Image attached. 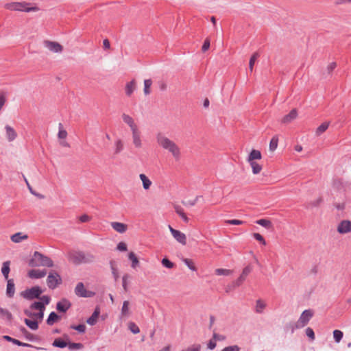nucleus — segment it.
<instances>
[{
	"instance_id": "393cba45",
	"label": "nucleus",
	"mask_w": 351,
	"mask_h": 351,
	"mask_svg": "<svg viewBox=\"0 0 351 351\" xmlns=\"http://www.w3.org/2000/svg\"><path fill=\"white\" fill-rule=\"evenodd\" d=\"M174 209L176 213L182 218V219L185 222L188 223L189 221V219L186 215V214L184 212L183 208L179 206V205H175Z\"/></svg>"
},
{
	"instance_id": "e2e57ef3",
	"label": "nucleus",
	"mask_w": 351,
	"mask_h": 351,
	"mask_svg": "<svg viewBox=\"0 0 351 351\" xmlns=\"http://www.w3.org/2000/svg\"><path fill=\"white\" fill-rule=\"evenodd\" d=\"M201 350V345L200 344H193L191 346L188 347L186 349H183L181 351H200Z\"/></svg>"
},
{
	"instance_id": "37998d69",
	"label": "nucleus",
	"mask_w": 351,
	"mask_h": 351,
	"mask_svg": "<svg viewBox=\"0 0 351 351\" xmlns=\"http://www.w3.org/2000/svg\"><path fill=\"white\" fill-rule=\"evenodd\" d=\"M67 346L70 350L82 349L84 346L82 343H73L69 341Z\"/></svg>"
},
{
	"instance_id": "c756f323",
	"label": "nucleus",
	"mask_w": 351,
	"mask_h": 351,
	"mask_svg": "<svg viewBox=\"0 0 351 351\" xmlns=\"http://www.w3.org/2000/svg\"><path fill=\"white\" fill-rule=\"evenodd\" d=\"M67 343L62 338H56L52 343V346L53 347L60 348H64L67 346Z\"/></svg>"
},
{
	"instance_id": "6e6552de",
	"label": "nucleus",
	"mask_w": 351,
	"mask_h": 351,
	"mask_svg": "<svg viewBox=\"0 0 351 351\" xmlns=\"http://www.w3.org/2000/svg\"><path fill=\"white\" fill-rule=\"evenodd\" d=\"M75 293L77 296L81 298H93L95 295V293L92 291L86 290L84 283L78 282L75 288Z\"/></svg>"
},
{
	"instance_id": "c9c22d12",
	"label": "nucleus",
	"mask_w": 351,
	"mask_h": 351,
	"mask_svg": "<svg viewBox=\"0 0 351 351\" xmlns=\"http://www.w3.org/2000/svg\"><path fill=\"white\" fill-rule=\"evenodd\" d=\"M328 126H329V123L328 122H324L322 123L316 130V135L317 136H319L321 135L322 133H324L328 128Z\"/></svg>"
},
{
	"instance_id": "79ce46f5",
	"label": "nucleus",
	"mask_w": 351,
	"mask_h": 351,
	"mask_svg": "<svg viewBox=\"0 0 351 351\" xmlns=\"http://www.w3.org/2000/svg\"><path fill=\"white\" fill-rule=\"evenodd\" d=\"M278 138L276 136L272 137L269 143V150L274 152L278 147Z\"/></svg>"
},
{
	"instance_id": "a19ab883",
	"label": "nucleus",
	"mask_w": 351,
	"mask_h": 351,
	"mask_svg": "<svg viewBox=\"0 0 351 351\" xmlns=\"http://www.w3.org/2000/svg\"><path fill=\"white\" fill-rule=\"evenodd\" d=\"M256 223L266 228H270L271 227V222L266 219H258Z\"/></svg>"
},
{
	"instance_id": "473e14b6",
	"label": "nucleus",
	"mask_w": 351,
	"mask_h": 351,
	"mask_svg": "<svg viewBox=\"0 0 351 351\" xmlns=\"http://www.w3.org/2000/svg\"><path fill=\"white\" fill-rule=\"evenodd\" d=\"M128 258H129V260H130L132 261L131 267L133 269L136 268V267L139 264V261H138V259L136 257V254L132 252H130L128 254Z\"/></svg>"
},
{
	"instance_id": "cd10ccee",
	"label": "nucleus",
	"mask_w": 351,
	"mask_h": 351,
	"mask_svg": "<svg viewBox=\"0 0 351 351\" xmlns=\"http://www.w3.org/2000/svg\"><path fill=\"white\" fill-rule=\"evenodd\" d=\"M27 238L28 236L27 234H23L22 232H16L11 236V240L14 243H20Z\"/></svg>"
},
{
	"instance_id": "b1692460",
	"label": "nucleus",
	"mask_w": 351,
	"mask_h": 351,
	"mask_svg": "<svg viewBox=\"0 0 351 351\" xmlns=\"http://www.w3.org/2000/svg\"><path fill=\"white\" fill-rule=\"evenodd\" d=\"M136 89V81L132 80L128 82L125 85V94L127 96H130Z\"/></svg>"
},
{
	"instance_id": "774afa93",
	"label": "nucleus",
	"mask_w": 351,
	"mask_h": 351,
	"mask_svg": "<svg viewBox=\"0 0 351 351\" xmlns=\"http://www.w3.org/2000/svg\"><path fill=\"white\" fill-rule=\"evenodd\" d=\"M3 338L5 340H6V341H9V342H12V343H14V344H15V345H16V346H19V344H20V341H19V340L16 339H14V338H12V337H11L8 336V335H4V336L3 337Z\"/></svg>"
},
{
	"instance_id": "09e8293b",
	"label": "nucleus",
	"mask_w": 351,
	"mask_h": 351,
	"mask_svg": "<svg viewBox=\"0 0 351 351\" xmlns=\"http://www.w3.org/2000/svg\"><path fill=\"white\" fill-rule=\"evenodd\" d=\"M259 57V54L257 52H255L250 58V62H249V69L250 72H252L253 71V66L255 63V61L256 59Z\"/></svg>"
},
{
	"instance_id": "7ed1b4c3",
	"label": "nucleus",
	"mask_w": 351,
	"mask_h": 351,
	"mask_svg": "<svg viewBox=\"0 0 351 351\" xmlns=\"http://www.w3.org/2000/svg\"><path fill=\"white\" fill-rule=\"evenodd\" d=\"M28 265L32 267L40 266L52 267L53 262L49 257L36 251L29 261Z\"/></svg>"
},
{
	"instance_id": "423d86ee",
	"label": "nucleus",
	"mask_w": 351,
	"mask_h": 351,
	"mask_svg": "<svg viewBox=\"0 0 351 351\" xmlns=\"http://www.w3.org/2000/svg\"><path fill=\"white\" fill-rule=\"evenodd\" d=\"M29 3L26 2H12L5 5V8L10 10L31 12L38 10L36 7L27 8Z\"/></svg>"
},
{
	"instance_id": "39448f33",
	"label": "nucleus",
	"mask_w": 351,
	"mask_h": 351,
	"mask_svg": "<svg viewBox=\"0 0 351 351\" xmlns=\"http://www.w3.org/2000/svg\"><path fill=\"white\" fill-rule=\"evenodd\" d=\"M43 290L39 286H34L30 289H26L21 292V295L27 300L40 298Z\"/></svg>"
},
{
	"instance_id": "338daca9",
	"label": "nucleus",
	"mask_w": 351,
	"mask_h": 351,
	"mask_svg": "<svg viewBox=\"0 0 351 351\" xmlns=\"http://www.w3.org/2000/svg\"><path fill=\"white\" fill-rule=\"evenodd\" d=\"M129 302L125 300L123 303V306L121 308V314L123 315H126L128 313L129 311Z\"/></svg>"
},
{
	"instance_id": "9d476101",
	"label": "nucleus",
	"mask_w": 351,
	"mask_h": 351,
	"mask_svg": "<svg viewBox=\"0 0 351 351\" xmlns=\"http://www.w3.org/2000/svg\"><path fill=\"white\" fill-rule=\"evenodd\" d=\"M337 232L339 234H347L351 232V221L342 220L337 226Z\"/></svg>"
},
{
	"instance_id": "a18cd8bd",
	"label": "nucleus",
	"mask_w": 351,
	"mask_h": 351,
	"mask_svg": "<svg viewBox=\"0 0 351 351\" xmlns=\"http://www.w3.org/2000/svg\"><path fill=\"white\" fill-rule=\"evenodd\" d=\"M152 84V81L151 79H147L144 80V93L145 95H149L150 93V86Z\"/></svg>"
},
{
	"instance_id": "4be33fe9",
	"label": "nucleus",
	"mask_w": 351,
	"mask_h": 351,
	"mask_svg": "<svg viewBox=\"0 0 351 351\" xmlns=\"http://www.w3.org/2000/svg\"><path fill=\"white\" fill-rule=\"evenodd\" d=\"M60 316L58 315L54 311H52L49 313L47 320L46 323L49 326H52L54 324L55 322H58L59 319H60Z\"/></svg>"
},
{
	"instance_id": "9b49d317",
	"label": "nucleus",
	"mask_w": 351,
	"mask_h": 351,
	"mask_svg": "<svg viewBox=\"0 0 351 351\" xmlns=\"http://www.w3.org/2000/svg\"><path fill=\"white\" fill-rule=\"evenodd\" d=\"M44 45L48 49L55 53H60L63 50L62 46L57 42L45 40Z\"/></svg>"
},
{
	"instance_id": "0eeeda50",
	"label": "nucleus",
	"mask_w": 351,
	"mask_h": 351,
	"mask_svg": "<svg viewBox=\"0 0 351 351\" xmlns=\"http://www.w3.org/2000/svg\"><path fill=\"white\" fill-rule=\"evenodd\" d=\"M62 281L61 276L55 271L49 272L47 278V286L51 289H55Z\"/></svg>"
},
{
	"instance_id": "603ef678",
	"label": "nucleus",
	"mask_w": 351,
	"mask_h": 351,
	"mask_svg": "<svg viewBox=\"0 0 351 351\" xmlns=\"http://www.w3.org/2000/svg\"><path fill=\"white\" fill-rule=\"evenodd\" d=\"M252 266L250 265H248L245 267L243 268L242 273L240 276L245 280L246 277L252 272Z\"/></svg>"
},
{
	"instance_id": "a211bd4d",
	"label": "nucleus",
	"mask_w": 351,
	"mask_h": 351,
	"mask_svg": "<svg viewBox=\"0 0 351 351\" xmlns=\"http://www.w3.org/2000/svg\"><path fill=\"white\" fill-rule=\"evenodd\" d=\"M6 132V137L8 141H13L17 136V134L13 128L11 126L6 125L5 127Z\"/></svg>"
},
{
	"instance_id": "4468645a",
	"label": "nucleus",
	"mask_w": 351,
	"mask_h": 351,
	"mask_svg": "<svg viewBox=\"0 0 351 351\" xmlns=\"http://www.w3.org/2000/svg\"><path fill=\"white\" fill-rule=\"evenodd\" d=\"M298 117V111L295 108L292 109L289 114L285 115L281 120L282 123L288 124L293 121Z\"/></svg>"
},
{
	"instance_id": "ddd939ff",
	"label": "nucleus",
	"mask_w": 351,
	"mask_h": 351,
	"mask_svg": "<svg viewBox=\"0 0 351 351\" xmlns=\"http://www.w3.org/2000/svg\"><path fill=\"white\" fill-rule=\"evenodd\" d=\"M47 274V271L45 269L39 270V269H31L28 271L27 276L29 278L32 279H38L43 278Z\"/></svg>"
},
{
	"instance_id": "6ab92c4d",
	"label": "nucleus",
	"mask_w": 351,
	"mask_h": 351,
	"mask_svg": "<svg viewBox=\"0 0 351 351\" xmlns=\"http://www.w3.org/2000/svg\"><path fill=\"white\" fill-rule=\"evenodd\" d=\"M122 119H123V121L130 126L132 132L133 131V130L138 129V127L135 124L134 119L128 114L123 113L122 114Z\"/></svg>"
},
{
	"instance_id": "e433bc0d",
	"label": "nucleus",
	"mask_w": 351,
	"mask_h": 351,
	"mask_svg": "<svg viewBox=\"0 0 351 351\" xmlns=\"http://www.w3.org/2000/svg\"><path fill=\"white\" fill-rule=\"evenodd\" d=\"M110 266L112 271V276L115 280H117L119 278V273L117 269L115 267V261L113 260L110 261Z\"/></svg>"
},
{
	"instance_id": "72a5a7b5",
	"label": "nucleus",
	"mask_w": 351,
	"mask_h": 351,
	"mask_svg": "<svg viewBox=\"0 0 351 351\" xmlns=\"http://www.w3.org/2000/svg\"><path fill=\"white\" fill-rule=\"evenodd\" d=\"M252 169V173L254 174L259 173L262 170V165H259L256 161L248 162Z\"/></svg>"
},
{
	"instance_id": "bf43d9fd",
	"label": "nucleus",
	"mask_w": 351,
	"mask_h": 351,
	"mask_svg": "<svg viewBox=\"0 0 351 351\" xmlns=\"http://www.w3.org/2000/svg\"><path fill=\"white\" fill-rule=\"evenodd\" d=\"M212 337L215 340V341H223L226 339V337L223 335L218 334L215 332V330H213Z\"/></svg>"
},
{
	"instance_id": "0e129e2a",
	"label": "nucleus",
	"mask_w": 351,
	"mask_h": 351,
	"mask_svg": "<svg viewBox=\"0 0 351 351\" xmlns=\"http://www.w3.org/2000/svg\"><path fill=\"white\" fill-rule=\"evenodd\" d=\"M244 281L245 279L240 276L235 281L232 282V288L234 289L236 287L241 286Z\"/></svg>"
},
{
	"instance_id": "864d4df0",
	"label": "nucleus",
	"mask_w": 351,
	"mask_h": 351,
	"mask_svg": "<svg viewBox=\"0 0 351 351\" xmlns=\"http://www.w3.org/2000/svg\"><path fill=\"white\" fill-rule=\"evenodd\" d=\"M128 328L133 334H138L140 332L138 326L134 322H129Z\"/></svg>"
},
{
	"instance_id": "58836bf2",
	"label": "nucleus",
	"mask_w": 351,
	"mask_h": 351,
	"mask_svg": "<svg viewBox=\"0 0 351 351\" xmlns=\"http://www.w3.org/2000/svg\"><path fill=\"white\" fill-rule=\"evenodd\" d=\"M182 261L184 263V264L189 267L191 271H196L197 268L194 265L193 261L191 259L184 258Z\"/></svg>"
},
{
	"instance_id": "2eb2a0df",
	"label": "nucleus",
	"mask_w": 351,
	"mask_h": 351,
	"mask_svg": "<svg viewBox=\"0 0 351 351\" xmlns=\"http://www.w3.org/2000/svg\"><path fill=\"white\" fill-rule=\"evenodd\" d=\"M7 280V287H6V295L12 298L14 297L15 293V284L14 281L12 278L8 279Z\"/></svg>"
},
{
	"instance_id": "a878e982",
	"label": "nucleus",
	"mask_w": 351,
	"mask_h": 351,
	"mask_svg": "<svg viewBox=\"0 0 351 351\" xmlns=\"http://www.w3.org/2000/svg\"><path fill=\"white\" fill-rule=\"evenodd\" d=\"M20 331L23 333L25 337L31 341H34L38 339L37 337L32 333H30L25 327L21 326Z\"/></svg>"
},
{
	"instance_id": "6e6d98bb",
	"label": "nucleus",
	"mask_w": 351,
	"mask_h": 351,
	"mask_svg": "<svg viewBox=\"0 0 351 351\" xmlns=\"http://www.w3.org/2000/svg\"><path fill=\"white\" fill-rule=\"evenodd\" d=\"M161 263L163 267L168 268V269H171L174 267V263L173 262H171V261H169L167 258H162Z\"/></svg>"
},
{
	"instance_id": "de8ad7c7",
	"label": "nucleus",
	"mask_w": 351,
	"mask_h": 351,
	"mask_svg": "<svg viewBox=\"0 0 351 351\" xmlns=\"http://www.w3.org/2000/svg\"><path fill=\"white\" fill-rule=\"evenodd\" d=\"M115 151L114 154H118L123 149V144L121 139H118L115 141Z\"/></svg>"
},
{
	"instance_id": "052dcab7",
	"label": "nucleus",
	"mask_w": 351,
	"mask_h": 351,
	"mask_svg": "<svg viewBox=\"0 0 351 351\" xmlns=\"http://www.w3.org/2000/svg\"><path fill=\"white\" fill-rule=\"evenodd\" d=\"M323 202V199L322 197H319L317 199L311 202L308 203L307 208H313L317 207L320 205V204Z\"/></svg>"
},
{
	"instance_id": "f8f14e48",
	"label": "nucleus",
	"mask_w": 351,
	"mask_h": 351,
	"mask_svg": "<svg viewBox=\"0 0 351 351\" xmlns=\"http://www.w3.org/2000/svg\"><path fill=\"white\" fill-rule=\"evenodd\" d=\"M71 302L66 298H62L56 304V309L60 313H66L71 308Z\"/></svg>"
},
{
	"instance_id": "13d9d810",
	"label": "nucleus",
	"mask_w": 351,
	"mask_h": 351,
	"mask_svg": "<svg viewBox=\"0 0 351 351\" xmlns=\"http://www.w3.org/2000/svg\"><path fill=\"white\" fill-rule=\"evenodd\" d=\"M202 196H197L193 200H189L187 202L182 201V204H184L186 206H193L196 204L197 202L199 200V198H202Z\"/></svg>"
},
{
	"instance_id": "49530a36",
	"label": "nucleus",
	"mask_w": 351,
	"mask_h": 351,
	"mask_svg": "<svg viewBox=\"0 0 351 351\" xmlns=\"http://www.w3.org/2000/svg\"><path fill=\"white\" fill-rule=\"evenodd\" d=\"M70 328L75 330L80 333H84L86 327L84 324H82L78 325H71Z\"/></svg>"
},
{
	"instance_id": "20e7f679",
	"label": "nucleus",
	"mask_w": 351,
	"mask_h": 351,
	"mask_svg": "<svg viewBox=\"0 0 351 351\" xmlns=\"http://www.w3.org/2000/svg\"><path fill=\"white\" fill-rule=\"evenodd\" d=\"M29 308L31 310H38V313H32L29 309H25L24 310V314L32 318H34L36 319H38L40 322H41L44 317V312L45 310V307H43V304L40 303H32L29 306Z\"/></svg>"
},
{
	"instance_id": "680f3d73",
	"label": "nucleus",
	"mask_w": 351,
	"mask_h": 351,
	"mask_svg": "<svg viewBox=\"0 0 351 351\" xmlns=\"http://www.w3.org/2000/svg\"><path fill=\"white\" fill-rule=\"evenodd\" d=\"M226 224L229 225H242L246 222L239 219H228L225 221Z\"/></svg>"
},
{
	"instance_id": "c85d7f7f",
	"label": "nucleus",
	"mask_w": 351,
	"mask_h": 351,
	"mask_svg": "<svg viewBox=\"0 0 351 351\" xmlns=\"http://www.w3.org/2000/svg\"><path fill=\"white\" fill-rule=\"evenodd\" d=\"M25 324L27 325L28 328L31 330H36L38 328V322L36 319L31 320L27 318L24 319Z\"/></svg>"
},
{
	"instance_id": "f257e3e1",
	"label": "nucleus",
	"mask_w": 351,
	"mask_h": 351,
	"mask_svg": "<svg viewBox=\"0 0 351 351\" xmlns=\"http://www.w3.org/2000/svg\"><path fill=\"white\" fill-rule=\"evenodd\" d=\"M66 257L69 262L75 265L92 263L95 256L90 252H84L80 250H71L67 253Z\"/></svg>"
},
{
	"instance_id": "412c9836",
	"label": "nucleus",
	"mask_w": 351,
	"mask_h": 351,
	"mask_svg": "<svg viewBox=\"0 0 351 351\" xmlns=\"http://www.w3.org/2000/svg\"><path fill=\"white\" fill-rule=\"evenodd\" d=\"M132 139H133V143L135 145L136 147H141L142 143L140 137V132L138 130H133L132 132Z\"/></svg>"
},
{
	"instance_id": "ea45409f",
	"label": "nucleus",
	"mask_w": 351,
	"mask_h": 351,
	"mask_svg": "<svg viewBox=\"0 0 351 351\" xmlns=\"http://www.w3.org/2000/svg\"><path fill=\"white\" fill-rule=\"evenodd\" d=\"M40 301H35L33 303H40L43 304V307H45V305H48L50 303L51 298L49 295H43L40 296L38 298Z\"/></svg>"
},
{
	"instance_id": "4c0bfd02",
	"label": "nucleus",
	"mask_w": 351,
	"mask_h": 351,
	"mask_svg": "<svg viewBox=\"0 0 351 351\" xmlns=\"http://www.w3.org/2000/svg\"><path fill=\"white\" fill-rule=\"evenodd\" d=\"M0 315L5 317L8 321H11L13 317L12 313L8 309L3 308H0Z\"/></svg>"
},
{
	"instance_id": "dca6fc26",
	"label": "nucleus",
	"mask_w": 351,
	"mask_h": 351,
	"mask_svg": "<svg viewBox=\"0 0 351 351\" xmlns=\"http://www.w3.org/2000/svg\"><path fill=\"white\" fill-rule=\"evenodd\" d=\"M172 236L173 238L182 245L186 244V235L180 232V230H174L172 232Z\"/></svg>"
},
{
	"instance_id": "69168bd1",
	"label": "nucleus",
	"mask_w": 351,
	"mask_h": 351,
	"mask_svg": "<svg viewBox=\"0 0 351 351\" xmlns=\"http://www.w3.org/2000/svg\"><path fill=\"white\" fill-rule=\"evenodd\" d=\"M241 348L237 345L228 346L223 348L221 351H240Z\"/></svg>"
},
{
	"instance_id": "f03ea898",
	"label": "nucleus",
	"mask_w": 351,
	"mask_h": 351,
	"mask_svg": "<svg viewBox=\"0 0 351 351\" xmlns=\"http://www.w3.org/2000/svg\"><path fill=\"white\" fill-rule=\"evenodd\" d=\"M157 143L165 149L168 150L176 159L180 158V151L178 146L171 140L158 133L156 136Z\"/></svg>"
},
{
	"instance_id": "f704fd0d",
	"label": "nucleus",
	"mask_w": 351,
	"mask_h": 351,
	"mask_svg": "<svg viewBox=\"0 0 351 351\" xmlns=\"http://www.w3.org/2000/svg\"><path fill=\"white\" fill-rule=\"evenodd\" d=\"M302 328L301 326H299V324L298 322H289L285 326V329L287 330H290L291 333L293 334L296 329Z\"/></svg>"
},
{
	"instance_id": "7c9ffc66",
	"label": "nucleus",
	"mask_w": 351,
	"mask_h": 351,
	"mask_svg": "<svg viewBox=\"0 0 351 351\" xmlns=\"http://www.w3.org/2000/svg\"><path fill=\"white\" fill-rule=\"evenodd\" d=\"M332 187L337 191H341L344 189V182L341 179H334L332 181Z\"/></svg>"
},
{
	"instance_id": "aec40b11",
	"label": "nucleus",
	"mask_w": 351,
	"mask_h": 351,
	"mask_svg": "<svg viewBox=\"0 0 351 351\" xmlns=\"http://www.w3.org/2000/svg\"><path fill=\"white\" fill-rule=\"evenodd\" d=\"M111 227L119 233H124L127 230V225L121 222H111Z\"/></svg>"
},
{
	"instance_id": "8fccbe9b",
	"label": "nucleus",
	"mask_w": 351,
	"mask_h": 351,
	"mask_svg": "<svg viewBox=\"0 0 351 351\" xmlns=\"http://www.w3.org/2000/svg\"><path fill=\"white\" fill-rule=\"evenodd\" d=\"M58 136L60 139H65L67 136V132L63 129V125L61 123H59V131Z\"/></svg>"
},
{
	"instance_id": "5701e85b",
	"label": "nucleus",
	"mask_w": 351,
	"mask_h": 351,
	"mask_svg": "<svg viewBox=\"0 0 351 351\" xmlns=\"http://www.w3.org/2000/svg\"><path fill=\"white\" fill-rule=\"evenodd\" d=\"M262 158L261 153L259 150L252 149L250 154L248 155L247 161L251 162L254 161L255 160H260Z\"/></svg>"
},
{
	"instance_id": "1a4fd4ad",
	"label": "nucleus",
	"mask_w": 351,
	"mask_h": 351,
	"mask_svg": "<svg viewBox=\"0 0 351 351\" xmlns=\"http://www.w3.org/2000/svg\"><path fill=\"white\" fill-rule=\"evenodd\" d=\"M314 315L313 311L311 309H306L304 310L298 320L297 321L299 324V326H301V328L304 327L306 325L308 324L310 319L313 317Z\"/></svg>"
},
{
	"instance_id": "4d7b16f0",
	"label": "nucleus",
	"mask_w": 351,
	"mask_h": 351,
	"mask_svg": "<svg viewBox=\"0 0 351 351\" xmlns=\"http://www.w3.org/2000/svg\"><path fill=\"white\" fill-rule=\"evenodd\" d=\"M305 333H306V336L309 338L311 341H313L315 340V332L311 328H310V327L306 328L305 330Z\"/></svg>"
},
{
	"instance_id": "5fc2aeb1",
	"label": "nucleus",
	"mask_w": 351,
	"mask_h": 351,
	"mask_svg": "<svg viewBox=\"0 0 351 351\" xmlns=\"http://www.w3.org/2000/svg\"><path fill=\"white\" fill-rule=\"evenodd\" d=\"M232 271L230 269H222V268H219L215 270V274L219 276H221V275L229 276L232 274Z\"/></svg>"
},
{
	"instance_id": "3c124183",
	"label": "nucleus",
	"mask_w": 351,
	"mask_h": 351,
	"mask_svg": "<svg viewBox=\"0 0 351 351\" xmlns=\"http://www.w3.org/2000/svg\"><path fill=\"white\" fill-rule=\"evenodd\" d=\"M265 304L261 300H258L256 304V312L261 313L263 310L265 308Z\"/></svg>"
},
{
	"instance_id": "c03bdc74",
	"label": "nucleus",
	"mask_w": 351,
	"mask_h": 351,
	"mask_svg": "<svg viewBox=\"0 0 351 351\" xmlns=\"http://www.w3.org/2000/svg\"><path fill=\"white\" fill-rule=\"evenodd\" d=\"M343 336V333L342 331L339 330H335L333 331V337L336 343H339L340 341L342 339Z\"/></svg>"
},
{
	"instance_id": "2f4dec72",
	"label": "nucleus",
	"mask_w": 351,
	"mask_h": 351,
	"mask_svg": "<svg viewBox=\"0 0 351 351\" xmlns=\"http://www.w3.org/2000/svg\"><path fill=\"white\" fill-rule=\"evenodd\" d=\"M139 177L143 182V188L145 190L149 189L152 184V182L149 180V179L143 173L140 174Z\"/></svg>"
},
{
	"instance_id": "f3484780",
	"label": "nucleus",
	"mask_w": 351,
	"mask_h": 351,
	"mask_svg": "<svg viewBox=\"0 0 351 351\" xmlns=\"http://www.w3.org/2000/svg\"><path fill=\"white\" fill-rule=\"evenodd\" d=\"M99 314H100V308L99 306H96L92 315L87 319L86 323L90 326L95 325L97 323V319Z\"/></svg>"
},
{
	"instance_id": "bb28decb",
	"label": "nucleus",
	"mask_w": 351,
	"mask_h": 351,
	"mask_svg": "<svg viewBox=\"0 0 351 351\" xmlns=\"http://www.w3.org/2000/svg\"><path fill=\"white\" fill-rule=\"evenodd\" d=\"M10 261H7L3 262L1 267V273L5 280L8 279L9 273L10 271Z\"/></svg>"
}]
</instances>
